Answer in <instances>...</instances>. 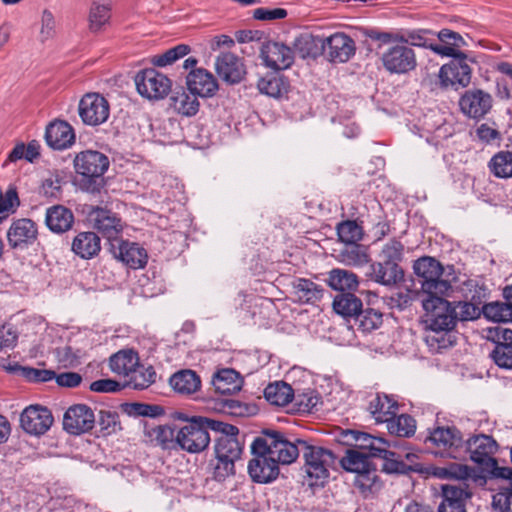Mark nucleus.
I'll return each mask as SVG.
<instances>
[{
	"label": "nucleus",
	"mask_w": 512,
	"mask_h": 512,
	"mask_svg": "<svg viewBox=\"0 0 512 512\" xmlns=\"http://www.w3.org/2000/svg\"><path fill=\"white\" fill-rule=\"evenodd\" d=\"M333 310L345 319L356 318L363 308L362 300L352 292L339 293L334 297Z\"/></svg>",
	"instance_id": "e433bc0d"
},
{
	"label": "nucleus",
	"mask_w": 512,
	"mask_h": 512,
	"mask_svg": "<svg viewBox=\"0 0 512 512\" xmlns=\"http://www.w3.org/2000/svg\"><path fill=\"white\" fill-rule=\"evenodd\" d=\"M211 422H217V420L200 416L191 418L187 424L178 430L176 434L177 446L189 453L204 451L211 441L209 435V430H212Z\"/></svg>",
	"instance_id": "7ed1b4c3"
},
{
	"label": "nucleus",
	"mask_w": 512,
	"mask_h": 512,
	"mask_svg": "<svg viewBox=\"0 0 512 512\" xmlns=\"http://www.w3.org/2000/svg\"><path fill=\"white\" fill-rule=\"evenodd\" d=\"M135 84L139 94L148 99H163L171 91V80L153 68L138 72Z\"/></svg>",
	"instance_id": "9b49d317"
},
{
	"label": "nucleus",
	"mask_w": 512,
	"mask_h": 512,
	"mask_svg": "<svg viewBox=\"0 0 512 512\" xmlns=\"http://www.w3.org/2000/svg\"><path fill=\"white\" fill-rule=\"evenodd\" d=\"M328 285L340 293L357 290L359 281L355 273L345 269H332L328 276Z\"/></svg>",
	"instance_id": "ea45409f"
},
{
	"label": "nucleus",
	"mask_w": 512,
	"mask_h": 512,
	"mask_svg": "<svg viewBox=\"0 0 512 512\" xmlns=\"http://www.w3.org/2000/svg\"><path fill=\"white\" fill-rule=\"evenodd\" d=\"M453 308L456 309L457 321L475 320L482 314V308L468 301H459L453 305Z\"/></svg>",
	"instance_id": "69168bd1"
},
{
	"label": "nucleus",
	"mask_w": 512,
	"mask_h": 512,
	"mask_svg": "<svg viewBox=\"0 0 512 512\" xmlns=\"http://www.w3.org/2000/svg\"><path fill=\"white\" fill-rule=\"evenodd\" d=\"M265 399L274 406L284 407L292 403L294 399V390L284 381L270 383L264 389Z\"/></svg>",
	"instance_id": "4c0bfd02"
},
{
	"label": "nucleus",
	"mask_w": 512,
	"mask_h": 512,
	"mask_svg": "<svg viewBox=\"0 0 512 512\" xmlns=\"http://www.w3.org/2000/svg\"><path fill=\"white\" fill-rule=\"evenodd\" d=\"M85 213L94 228L108 239L110 245L120 239L124 224L116 213L97 205H85Z\"/></svg>",
	"instance_id": "6e6552de"
},
{
	"label": "nucleus",
	"mask_w": 512,
	"mask_h": 512,
	"mask_svg": "<svg viewBox=\"0 0 512 512\" xmlns=\"http://www.w3.org/2000/svg\"><path fill=\"white\" fill-rule=\"evenodd\" d=\"M387 424V430L391 435L398 437H411L416 431V421L408 414L392 416Z\"/></svg>",
	"instance_id": "a18cd8bd"
},
{
	"label": "nucleus",
	"mask_w": 512,
	"mask_h": 512,
	"mask_svg": "<svg viewBox=\"0 0 512 512\" xmlns=\"http://www.w3.org/2000/svg\"><path fill=\"white\" fill-rule=\"evenodd\" d=\"M488 167L497 178L512 177V152L499 151L489 161Z\"/></svg>",
	"instance_id": "8fccbe9b"
},
{
	"label": "nucleus",
	"mask_w": 512,
	"mask_h": 512,
	"mask_svg": "<svg viewBox=\"0 0 512 512\" xmlns=\"http://www.w3.org/2000/svg\"><path fill=\"white\" fill-rule=\"evenodd\" d=\"M110 251L116 259L132 269L143 268L147 264V252L137 243L120 238L116 242H111Z\"/></svg>",
	"instance_id": "4be33fe9"
},
{
	"label": "nucleus",
	"mask_w": 512,
	"mask_h": 512,
	"mask_svg": "<svg viewBox=\"0 0 512 512\" xmlns=\"http://www.w3.org/2000/svg\"><path fill=\"white\" fill-rule=\"evenodd\" d=\"M239 374L230 368L218 371L212 379L214 390L219 395H233L241 390Z\"/></svg>",
	"instance_id": "72a5a7b5"
},
{
	"label": "nucleus",
	"mask_w": 512,
	"mask_h": 512,
	"mask_svg": "<svg viewBox=\"0 0 512 512\" xmlns=\"http://www.w3.org/2000/svg\"><path fill=\"white\" fill-rule=\"evenodd\" d=\"M138 364V355L132 350H121L112 355L109 360L111 370L123 375L134 373Z\"/></svg>",
	"instance_id": "37998d69"
},
{
	"label": "nucleus",
	"mask_w": 512,
	"mask_h": 512,
	"mask_svg": "<svg viewBox=\"0 0 512 512\" xmlns=\"http://www.w3.org/2000/svg\"><path fill=\"white\" fill-rule=\"evenodd\" d=\"M169 105L177 114L185 117L195 116L200 108L197 96L183 88L173 92Z\"/></svg>",
	"instance_id": "2f4dec72"
},
{
	"label": "nucleus",
	"mask_w": 512,
	"mask_h": 512,
	"mask_svg": "<svg viewBox=\"0 0 512 512\" xmlns=\"http://www.w3.org/2000/svg\"><path fill=\"white\" fill-rule=\"evenodd\" d=\"M358 329L363 332H372L383 323V314L373 308L361 309L355 318Z\"/></svg>",
	"instance_id": "13d9d810"
},
{
	"label": "nucleus",
	"mask_w": 512,
	"mask_h": 512,
	"mask_svg": "<svg viewBox=\"0 0 512 512\" xmlns=\"http://www.w3.org/2000/svg\"><path fill=\"white\" fill-rule=\"evenodd\" d=\"M497 450L498 444L492 436L478 434L465 441V450L462 451V455L469 452L471 460L493 477L497 475L498 470L507 468L498 466L497 460L493 457Z\"/></svg>",
	"instance_id": "39448f33"
},
{
	"label": "nucleus",
	"mask_w": 512,
	"mask_h": 512,
	"mask_svg": "<svg viewBox=\"0 0 512 512\" xmlns=\"http://www.w3.org/2000/svg\"><path fill=\"white\" fill-rule=\"evenodd\" d=\"M404 245L396 238L390 239L386 244L383 245L378 259L382 262L391 263L392 265H400L403 260Z\"/></svg>",
	"instance_id": "bf43d9fd"
},
{
	"label": "nucleus",
	"mask_w": 512,
	"mask_h": 512,
	"mask_svg": "<svg viewBox=\"0 0 512 512\" xmlns=\"http://www.w3.org/2000/svg\"><path fill=\"white\" fill-rule=\"evenodd\" d=\"M383 66L390 73L405 74L415 69L416 57L414 51L404 45L390 48L382 56Z\"/></svg>",
	"instance_id": "412c9836"
},
{
	"label": "nucleus",
	"mask_w": 512,
	"mask_h": 512,
	"mask_svg": "<svg viewBox=\"0 0 512 512\" xmlns=\"http://www.w3.org/2000/svg\"><path fill=\"white\" fill-rule=\"evenodd\" d=\"M303 57H317L325 53V41L314 34H300L295 41Z\"/></svg>",
	"instance_id": "09e8293b"
},
{
	"label": "nucleus",
	"mask_w": 512,
	"mask_h": 512,
	"mask_svg": "<svg viewBox=\"0 0 512 512\" xmlns=\"http://www.w3.org/2000/svg\"><path fill=\"white\" fill-rule=\"evenodd\" d=\"M372 458L373 457L366 454V452L348 449L346 455L340 459V464L344 470L358 475L376 465L371 461Z\"/></svg>",
	"instance_id": "79ce46f5"
},
{
	"label": "nucleus",
	"mask_w": 512,
	"mask_h": 512,
	"mask_svg": "<svg viewBox=\"0 0 512 512\" xmlns=\"http://www.w3.org/2000/svg\"><path fill=\"white\" fill-rule=\"evenodd\" d=\"M37 237L36 223L27 218L15 220L7 232L8 243L13 249L32 245Z\"/></svg>",
	"instance_id": "393cba45"
},
{
	"label": "nucleus",
	"mask_w": 512,
	"mask_h": 512,
	"mask_svg": "<svg viewBox=\"0 0 512 512\" xmlns=\"http://www.w3.org/2000/svg\"><path fill=\"white\" fill-rule=\"evenodd\" d=\"M318 398L313 392H307L302 394H294L293 411L297 413H310L316 406Z\"/></svg>",
	"instance_id": "338daca9"
},
{
	"label": "nucleus",
	"mask_w": 512,
	"mask_h": 512,
	"mask_svg": "<svg viewBox=\"0 0 512 512\" xmlns=\"http://www.w3.org/2000/svg\"><path fill=\"white\" fill-rule=\"evenodd\" d=\"M119 416L116 412L101 410L98 424L102 436H108L121 429Z\"/></svg>",
	"instance_id": "680f3d73"
},
{
	"label": "nucleus",
	"mask_w": 512,
	"mask_h": 512,
	"mask_svg": "<svg viewBox=\"0 0 512 512\" xmlns=\"http://www.w3.org/2000/svg\"><path fill=\"white\" fill-rule=\"evenodd\" d=\"M94 425V412L85 404H75L69 407L63 416V428L71 435L89 432Z\"/></svg>",
	"instance_id": "a211bd4d"
},
{
	"label": "nucleus",
	"mask_w": 512,
	"mask_h": 512,
	"mask_svg": "<svg viewBox=\"0 0 512 512\" xmlns=\"http://www.w3.org/2000/svg\"><path fill=\"white\" fill-rule=\"evenodd\" d=\"M186 83L190 92L201 97H212L219 88L216 78L204 68L192 69Z\"/></svg>",
	"instance_id": "a878e982"
},
{
	"label": "nucleus",
	"mask_w": 512,
	"mask_h": 512,
	"mask_svg": "<svg viewBox=\"0 0 512 512\" xmlns=\"http://www.w3.org/2000/svg\"><path fill=\"white\" fill-rule=\"evenodd\" d=\"M108 157L94 150H86L78 153L74 159V168L77 174L87 179L86 190L91 193L100 192L101 184L97 181L102 180L103 174L109 167Z\"/></svg>",
	"instance_id": "20e7f679"
},
{
	"label": "nucleus",
	"mask_w": 512,
	"mask_h": 512,
	"mask_svg": "<svg viewBox=\"0 0 512 512\" xmlns=\"http://www.w3.org/2000/svg\"><path fill=\"white\" fill-rule=\"evenodd\" d=\"M439 38L438 43L427 44L426 40L421 34H401L397 40L405 42L413 46L429 47L432 51L442 56H462L464 53L458 51V48L465 45L466 42L461 34H437Z\"/></svg>",
	"instance_id": "ddd939ff"
},
{
	"label": "nucleus",
	"mask_w": 512,
	"mask_h": 512,
	"mask_svg": "<svg viewBox=\"0 0 512 512\" xmlns=\"http://www.w3.org/2000/svg\"><path fill=\"white\" fill-rule=\"evenodd\" d=\"M452 330H430L428 331L425 342L430 350L439 353L441 350L451 347L456 342V337L451 334Z\"/></svg>",
	"instance_id": "864d4df0"
},
{
	"label": "nucleus",
	"mask_w": 512,
	"mask_h": 512,
	"mask_svg": "<svg viewBox=\"0 0 512 512\" xmlns=\"http://www.w3.org/2000/svg\"><path fill=\"white\" fill-rule=\"evenodd\" d=\"M214 66L218 77L228 85L239 84L247 74L243 60L230 52L220 53Z\"/></svg>",
	"instance_id": "aec40b11"
},
{
	"label": "nucleus",
	"mask_w": 512,
	"mask_h": 512,
	"mask_svg": "<svg viewBox=\"0 0 512 512\" xmlns=\"http://www.w3.org/2000/svg\"><path fill=\"white\" fill-rule=\"evenodd\" d=\"M397 401L387 395L377 394L369 403L368 410L377 423H387L398 410Z\"/></svg>",
	"instance_id": "c9c22d12"
},
{
	"label": "nucleus",
	"mask_w": 512,
	"mask_h": 512,
	"mask_svg": "<svg viewBox=\"0 0 512 512\" xmlns=\"http://www.w3.org/2000/svg\"><path fill=\"white\" fill-rule=\"evenodd\" d=\"M257 87L262 94L280 98L288 92L290 86L285 77L277 74H267L258 81Z\"/></svg>",
	"instance_id": "c03bdc74"
},
{
	"label": "nucleus",
	"mask_w": 512,
	"mask_h": 512,
	"mask_svg": "<svg viewBox=\"0 0 512 512\" xmlns=\"http://www.w3.org/2000/svg\"><path fill=\"white\" fill-rule=\"evenodd\" d=\"M71 250L82 259H92L97 256L101 250L100 237L92 231L80 232L74 237Z\"/></svg>",
	"instance_id": "c756f323"
},
{
	"label": "nucleus",
	"mask_w": 512,
	"mask_h": 512,
	"mask_svg": "<svg viewBox=\"0 0 512 512\" xmlns=\"http://www.w3.org/2000/svg\"><path fill=\"white\" fill-rule=\"evenodd\" d=\"M441 497L437 512H466V503L472 497V491L465 482L444 484L441 486Z\"/></svg>",
	"instance_id": "6ab92c4d"
},
{
	"label": "nucleus",
	"mask_w": 512,
	"mask_h": 512,
	"mask_svg": "<svg viewBox=\"0 0 512 512\" xmlns=\"http://www.w3.org/2000/svg\"><path fill=\"white\" fill-rule=\"evenodd\" d=\"M347 442L359 449L360 452H366L372 457H375L378 453H386L385 445L387 441L380 437H374L368 433L360 432L356 430H347L344 434Z\"/></svg>",
	"instance_id": "c85d7f7f"
},
{
	"label": "nucleus",
	"mask_w": 512,
	"mask_h": 512,
	"mask_svg": "<svg viewBox=\"0 0 512 512\" xmlns=\"http://www.w3.org/2000/svg\"><path fill=\"white\" fill-rule=\"evenodd\" d=\"M354 486L365 498L372 497L382 488V482L377 474V466L358 474L354 479Z\"/></svg>",
	"instance_id": "a19ab883"
},
{
	"label": "nucleus",
	"mask_w": 512,
	"mask_h": 512,
	"mask_svg": "<svg viewBox=\"0 0 512 512\" xmlns=\"http://www.w3.org/2000/svg\"><path fill=\"white\" fill-rule=\"evenodd\" d=\"M237 459L215 454V462L211 461L212 478L216 481H224L226 478L235 475V462Z\"/></svg>",
	"instance_id": "6e6d98bb"
},
{
	"label": "nucleus",
	"mask_w": 512,
	"mask_h": 512,
	"mask_svg": "<svg viewBox=\"0 0 512 512\" xmlns=\"http://www.w3.org/2000/svg\"><path fill=\"white\" fill-rule=\"evenodd\" d=\"M439 85L442 89L455 87L466 88L471 83L472 69L467 62V56H454L442 65L438 72Z\"/></svg>",
	"instance_id": "1a4fd4ad"
},
{
	"label": "nucleus",
	"mask_w": 512,
	"mask_h": 512,
	"mask_svg": "<svg viewBox=\"0 0 512 512\" xmlns=\"http://www.w3.org/2000/svg\"><path fill=\"white\" fill-rule=\"evenodd\" d=\"M299 442H306L302 439H296L290 442L283 438L282 434L276 431H264V436L257 437L253 441V448L262 452H268L273 458H276L277 464H291L300 453L302 445Z\"/></svg>",
	"instance_id": "f03ea898"
},
{
	"label": "nucleus",
	"mask_w": 512,
	"mask_h": 512,
	"mask_svg": "<svg viewBox=\"0 0 512 512\" xmlns=\"http://www.w3.org/2000/svg\"><path fill=\"white\" fill-rule=\"evenodd\" d=\"M414 273L420 277L422 290L430 296L444 295L451 289L449 281L441 279L443 267L433 257L424 256L414 262Z\"/></svg>",
	"instance_id": "423d86ee"
},
{
	"label": "nucleus",
	"mask_w": 512,
	"mask_h": 512,
	"mask_svg": "<svg viewBox=\"0 0 512 512\" xmlns=\"http://www.w3.org/2000/svg\"><path fill=\"white\" fill-rule=\"evenodd\" d=\"M75 131L66 121L56 119L46 126L45 141L54 150H65L75 143Z\"/></svg>",
	"instance_id": "b1692460"
},
{
	"label": "nucleus",
	"mask_w": 512,
	"mask_h": 512,
	"mask_svg": "<svg viewBox=\"0 0 512 512\" xmlns=\"http://www.w3.org/2000/svg\"><path fill=\"white\" fill-rule=\"evenodd\" d=\"M151 441L163 449H172L177 446L174 429L167 425H159L147 431Z\"/></svg>",
	"instance_id": "5fc2aeb1"
},
{
	"label": "nucleus",
	"mask_w": 512,
	"mask_h": 512,
	"mask_svg": "<svg viewBox=\"0 0 512 512\" xmlns=\"http://www.w3.org/2000/svg\"><path fill=\"white\" fill-rule=\"evenodd\" d=\"M4 369L11 373H19L22 377L30 382H47L52 380L56 373L53 370L37 369L33 367H24L17 363L8 366H3Z\"/></svg>",
	"instance_id": "de8ad7c7"
},
{
	"label": "nucleus",
	"mask_w": 512,
	"mask_h": 512,
	"mask_svg": "<svg viewBox=\"0 0 512 512\" xmlns=\"http://www.w3.org/2000/svg\"><path fill=\"white\" fill-rule=\"evenodd\" d=\"M253 458L248 464V473L252 481L266 484L274 481L279 475V466L276 458L268 455V452L255 450L251 445Z\"/></svg>",
	"instance_id": "dca6fc26"
},
{
	"label": "nucleus",
	"mask_w": 512,
	"mask_h": 512,
	"mask_svg": "<svg viewBox=\"0 0 512 512\" xmlns=\"http://www.w3.org/2000/svg\"><path fill=\"white\" fill-rule=\"evenodd\" d=\"M492 478H501L508 480L507 486H502L499 491L493 495L492 507L498 512H512V468L498 470L497 475Z\"/></svg>",
	"instance_id": "f704fd0d"
},
{
	"label": "nucleus",
	"mask_w": 512,
	"mask_h": 512,
	"mask_svg": "<svg viewBox=\"0 0 512 512\" xmlns=\"http://www.w3.org/2000/svg\"><path fill=\"white\" fill-rule=\"evenodd\" d=\"M427 312L430 330H453L457 323L456 309L453 304L440 295H433L423 301Z\"/></svg>",
	"instance_id": "0eeeda50"
},
{
	"label": "nucleus",
	"mask_w": 512,
	"mask_h": 512,
	"mask_svg": "<svg viewBox=\"0 0 512 512\" xmlns=\"http://www.w3.org/2000/svg\"><path fill=\"white\" fill-rule=\"evenodd\" d=\"M112 3L110 0L100 2H92L89 11L90 28L99 30L105 28L111 18Z\"/></svg>",
	"instance_id": "49530a36"
},
{
	"label": "nucleus",
	"mask_w": 512,
	"mask_h": 512,
	"mask_svg": "<svg viewBox=\"0 0 512 512\" xmlns=\"http://www.w3.org/2000/svg\"><path fill=\"white\" fill-rule=\"evenodd\" d=\"M482 313L494 322H512V305L506 302H491L482 306Z\"/></svg>",
	"instance_id": "603ef678"
},
{
	"label": "nucleus",
	"mask_w": 512,
	"mask_h": 512,
	"mask_svg": "<svg viewBox=\"0 0 512 512\" xmlns=\"http://www.w3.org/2000/svg\"><path fill=\"white\" fill-rule=\"evenodd\" d=\"M129 413L136 416L157 417L164 414V408L160 405L132 403Z\"/></svg>",
	"instance_id": "774afa93"
},
{
	"label": "nucleus",
	"mask_w": 512,
	"mask_h": 512,
	"mask_svg": "<svg viewBox=\"0 0 512 512\" xmlns=\"http://www.w3.org/2000/svg\"><path fill=\"white\" fill-rule=\"evenodd\" d=\"M302 445L304 465L302 471L310 487L323 486L329 478V471L335 467L337 457L327 448L299 442Z\"/></svg>",
	"instance_id": "f257e3e1"
},
{
	"label": "nucleus",
	"mask_w": 512,
	"mask_h": 512,
	"mask_svg": "<svg viewBox=\"0 0 512 512\" xmlns=\"http://www.w3.org/2000/svg\"><path fill=\"white\" fill-rule=\"evenodd\" d=\"M169 384L178 394L192 395L200 390L201 379L194 370L182 369L172 374Z\"/></svg>",
	"instance_id": "7c9ffc66"
},
{
	"label": "nucleus",
	"mask_w": 512,
	"mask_h": 512,
	"mask_svg": "<svg viewBox=\"0 0 512 512\" xmlns=\"http://www.w3.org/2000/svg\"><path fill=\"white\" fill-rule=\"evenodd\" d=\"M490 357L500 368L512 369V345H495Z\"/></svg>",
	"instance_id": "0e129e2a"
},
{
	"label": "nucleus",
	"mask_w": 512,
	"mask_h": 512,
	"mask_svg": "<svg viewBox=\"0 0 512 512\" xmlns=\"http://www.w3.org/2000/svg\"><path fill=\"white\" fill-rule=\"evenodd\" d=\"M261 57L267 67L274 70L288 69L294 62V52L279 42H266L261 47Z\"/></svg>",
	"instance_id": "5701e85b"
},
{
	"label": "nucleus",
	"mask_w": 512,
	"mask_h": 512,
	"mask_svg": "<svg viewBox=\"0 0 512 512\" xmlns=\"http://www.w3.org/2000/svg\"><path fill=\"white\" fill-rule=\"evenodd\" d=\"M341 257L345 264L354 267H362L370 261L367 247L358 243L346 245Z\"/></svg>",
	"instance_id": "3c124183"
},
{
	"label": "nucleus",
	"mask_w": 512,
	"mask_h": 512,
	"mask_svg": "<svg viewBox=\"0 0 512 512\" xmlns=\"http://www.w3.org/2000/svg\"><path fill=\"white\" fill-rule=\"evenodd\" d=\"M339 240L346 245L358 243L362 240L364 232L362 226L354 220L342 221L337 225Z\"/></svg>",
	"instance_id": "4d7b16f0"
},
{
	"label": "nucleus",
	"mask_w": 512,
	"mask_h": 512,
	"mask_svg": "<svg viewBox=\"0 0 512 512\" xmlns=\"http://www.w3.org/2000/svg\"><path fill=\"white\" fill-rule=\"evenodd\" d=\"M210 424L212 425V431L219 433V436L215 439V454L239 460L243 452V443L239 440V429L220 420Z\"/></svg>",
	"instance_id": "f8f14e48"
},
{
	"label": "nucleus",
	"mask_w": 512,
	"mask_h": 512,
	"mask_svg": "<svg viewBox=\"0 0 512 512\" xmlns=\"http://www.w3.org/2000/svg\"><path fill=\"white\" fill-rule=\"evenodd\" d=\"M54 422L51 411L44 406L30 405L20 415L21 428L30 435L46 433Z\"/></svg>",
	"instance_id": "f3484780"
},
{
	"label": "nucleus",
	"mask_w": 512,
	"mask_h": 512,
	"mask_svg": "<svg viewBox=\"0 0 512 512\" xmlns=\"http://www.w3.org/2000/svg\"><path fill=\"white\" fill-rule=\"evenodd\" d=\"M461 113L474 120L483 119L493 107L492 95L480 88L466 90L459 98Z\"/></svg>",
	"instance_id": "4468645a"
},
{
	"label": "nucleus",
	"mask_w": 512,
	"mask_h": 512,
	"mask_svg": "<svg viewBox=\"0 0 512 512\" xmlns=\"http://www.w3.org/2000/svg\"><path fill=\"white\" fill-rule=\"evenodd\" d=\"M438 449L435 453L446 454L450 458L458 459L465 450V440L456 427H437L425 439Z\"/></svg>",
	"instance_id": "9d476101"
},
{
	"label": "nucleus",
	"mask_w": 512,
	"mask_h": 512,
	"mask_svg": "<svg viewBox=\"0 0 512 512\" xmlns=\"http://www.w3.org/2000/svg\"><path fill=\"white\" fill-rule=\"evenodd\" d=\"M78 110L84 124L98 126L108 119L110 105L100 94L88 93L80 100Z\"/></svg>",
	"instance_id": "2eb2a0df"
},
{
	"label": "nucleus",
	"mask_w": 512,
	"mask_h": 512,
	"mask_svg": "<svg viewBox=\"0 0 512 512\" xmlns=\"http://www.w3.org/2000/svg\"><path fill=\"white\" fill-rule=\"evenodd\" d=\"M45 221L51 231L63 233L72 228L74 215L70 209L56 205L47 210Z\"/></svg>",
	"instance_id": "473e14b6"
},
{
	"label": "nucleus",
	"mask_w": 512,
	"mask_h": 512,
	"mask_svg": "<svg viewBox=\"0 0 512 512\" xmlns=\"http://www.w3.org/2000/svg\"><path fill=\"white\" fill-rule=\"evenodd\" d=\"M389 443L385 445L386 453H378L375 458H380L383 460L382 471L386 473H405L407 471L408 466L401 460L400 455L396 454L393 451L388 450Z\"/></svg>",
	"instance_id": "052dcab7"
},
{
	"label": "nucleus",
	"mask_w": 512,
	"mask_h": 512,
	"mask_svg": "<svg viewBox=\"0 0 512 512\" xmlns=\"http://www.w3.org/2000/svg\"><path fill=\"white\" fill-rule=\"evenodd\" d=\"M367 277L383 286H394L404 280V271L400 265L378 261L370 264Z\"/></svg>",
	"instance_id": "bb28decb"
},
{
	"label": "nucleus",
	"mask_w": 512,
	"mask_h": 512,
	"mask_svg": "<svg viewBox=\"0 0 512 512\" xmlns=\"http://www.w3.org/2000/svg\"><path fill=\"white\" fill-rule=\"evenodd\" d=\"M190 52V47L186 44H179L171 49H168L161 55L154 58V64L157 66H166L172 64L181 57H184Z\"/></svg>",
	"instance_id": "e2e57ef3"
},
{
	"label": "nucleus",
	"mask_w": 512,
	"mask_h": 512,
	"mask_svg": "<svg viewBox=\"0 0 512 512\" xmlns=\"http://www.w3.org/2000/svg\"><path fill=\"white\" fill-rule=\"evenodd\" d=\"M292 285L293 293L300 303L315 304L323 297L324 290L309 279L298 278Z\"/></svg>",
	"instance_id": "58836bf2"
},
{
	"label": "nucleus",
	"mask_w": 512,
	"mask_h": 512,
	"mask_svg": "<svg viewBox=\"0 0 512 512\" xmlns=\"http://www.w3.org/2000/svg\"><path fill=\"white\" fill-rule=\"evenodd\" d=\"M354 52V41L347 34H330L325 41V53L332 62H346Z\"/></svg>",
	"instance_id": "cd10ccee"
}]
</instances>
